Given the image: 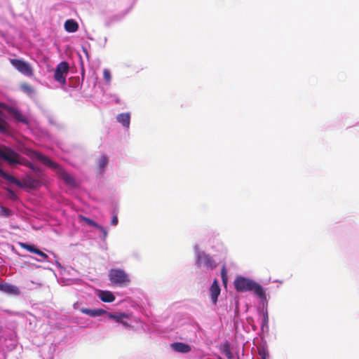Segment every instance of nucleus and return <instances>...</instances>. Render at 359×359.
I'll return each mask as SVG.
<instances>
[{"mask_svg":"<svg viewBox=\"0 0 359 359\" xmlns=\"http://www.w3.org/2000/svg\"><path fill=\"white\" fill-rule=\"evenodd\" d=\"M29 156L31 158L37 159L44 165L55 170L58 177L64 180L67 184L71 186L75 185L74 177L68 172H67L64 169H62L59 164L51 161L48 156L34 150L29 151Z\"/></svg>","mask_w":359,"mask_h":359,"instance_id":"nucleus-1","label":"nucleus"},{"mask_svg":"<svg viewBox=\"0 0 359 359\" xmlns=\"http://www.w3.org/2000/svg\"><path fill=\"white\" fill-rule=\"evenodd\" d=\"M234 286L236 291L239 292L252 291L260 299L266 298L263 287L259 283L249 278L242 276L237 277L234 280Z\"/></svg>","mask_w":359,"mask_h":359,"instance_id":"nucleus-2","label":"nucleus"},{"mask_svg":"<svg viewBox=\"0 0 359 359\" xmlns=\"http://www.w3.org/2000/svg\"><path fill=\"white\" fill-rule=\"evenodd\" d=\"M109 278L112 284L118 286H126L130 280L128 275L122 269H112L109 271Z\"/></svg>","mask_w":359,"mask_h":359,"instance_id":"nucleus-3","label":"nucleus"},{"mask_svg":"<svg viewBox=\"0 0 359 359\" xmlns=\"http://www.w3.org/2000/svg\"><path fill=\"white\" fill-rule=\"evenodd\" d=\"M0 158L7 161L10 165L22 164L20 156L13 149L6 146L0 147Z\"/></svg>","mask_w":359,"mask_h":359,"instance_id":"nucleus-4","label":"nucleus"},{"mask_svg":"<svg viewBox=\"0 0 359 359\" xmlns=\"http://www.w3.org/2000/svg\"><path fill=\"white\" fill-rule=\"evenodd\" d=\"M69 64L67 62H60L55 70L54 79L62 85L66 83V76L69 72Z\"/></svg>","mask_w":359,"mask_h":359,"instance_id":"nucleus-5","label":"nucleus"},{"mask_svg":"<svg viewBox=\"0 0 359 359\" xmlns=\"http://www.w3.org/2000/svg\"><path fill=\"white\" fill-rule=\"evenodd\" d=\"M11 63L21 74L27 76L33 75V69L28 62L20 59H11Z\"/></svg>","mask_w":359,"mask_h":359,"instance_id":"nucleus-6","label":"nucleus"},{"mask_svg":"<svg viewBox=\"0 0 359 359\" xmlns=\"http://www.w3.org/2000/svg\"><path fill=\"white\" fill-rule=\"evenodd\" d=\"M197 262L200 265L203 264L205 267L210 270L214 269L217 266L213 258L205 252L198 254Z\"/></svg>","mask_w":359,"mask_h":359,"instance_id":"nucleus-7","label":"nucleus"},{"mask_svg":"<svg viewBox=\"0 0 359 359\" xmlns=\"http://www.w3.org/2000/svg\"><path fill=\"white\" fill-rule=\"evenodd\" d=\"M0 291L8 294L18 295L20 294V290L17 286L7 283H0Z\"/></svg>","mask_w":359,"mask_h":359,"instance_id":"nucleus-8","label":"nucleus"},{"mask_svg":"<svg viewBox=\"0 0 359 359\" xmlns=\"http://www.w3.org/2000/svg\"><path fill=\"white\" fill-rule=\"evenodd\" d=\"M220 292H221V289L219 285L218 281L215 279L212 282V285L210 288L211 299L214 304H217L218 297L220 294Z\"/></svg>","mask_w":359,"mask_h":359,"instance_id":"nucleus-9","label":"nucleus"},{"mask_svg":"<svg viewBox=\"0 0 359 359\" xmlns=\"http://www.w3.org/2000/svg\"><path fill=\"white\" fill-rule=\"evenodd\" d=\"M6 110L18 121L25 123H27L26 118L21 114V112L18 109L13 107H7Z\"/></svg>","mask_w":359,"mask_h":359,"instance_id":"nucleus-10","label":"nucleus"},{"mask_svg":"<svg viewBox=\"0 0 359 359\" xmlns=\"http://www.w3.org/2000/svg\"><path fill=\"white\" fill-rule=\"evenodd\" d=\"M172 348L179 353H187L191 351V346L182 342H175L171 344Z\"/></svg>","mask_w":359,"mask_h":359,"instance_id":"nucleus-11","label":"nucleus"},{"mask_svg":"<svg viewBox=\"0 0 359 359\" xmlns=\"http://www.w3.org/2000/svg\"><path fill=\"white\" fill-rule=\"evenodd\" d=\"M0 176L6 180L8 181L10 183L14 184L16 186L22 188V183L20 180L16 179L13 175L6 173L1 168H0Z\"/></svg>","mask_w":359,"mask_h":359,"instance_id":"nucleus-12","label":"nucleus"},{"mask_svg":"<svg viewBox=\"0 0 359 359\" xmlns=\"http://www.w3.org/2000/svg\"><path fill=\"white\" fill-rule=\"evenodd\" d=\"M64 27L65 30L69 33L75 32L79 29V25L77 22L73 19L66 20Z\"/></svg>","mask_w":359,"mask_h":359,"instance_id":"nucleus-13","label":"nucleus"},{"mask_svg":"<svg viewBox=\"0 0 359 359\" xmlns=\"http://www.w3.org/2000/svg\"><path fill=\"white\" fill-rule=\"evenodd\" d=\"M98 297L103 302L109 303L115 299L114 295L110 291H100Z\"/></svg>","mask_w":359,"mask_h":359,"instance_id":"nucleus-14","label":"nucleus"},{"mask_svg":"<svg viewBox=\"0 0 359 359\" xmlns=\"http://www.w3.org/2000/svg\"><path fill=\"white\" fill-rule=\"evenodd\" d=\"M81 312L91 317L100 316L104 313H107L106 311L103 309L93 310L87 308L81 309Z\"/></svg>","mask_w":359,"mask_h":359,"instance_id":"nucleus-15","label":"nucleus"},{"mask_svg":"<svg viewBox=\"0 0 359 359\" xmlns=\"http://www.w3.org/2000/svg\"><path fill=\"white\" fill-rule=\"evenodd\" d=\"M22 183V188L29 187L31 189H35L40 185V182L39 180L32 179L31 177H28L27 179L25 180Z\"/></svg>","mask_w":359,"mask_h":359,"instance_id":"nucleus-16","label":"nucleus"},{"mask_svg":"<svg viewBox=\"0 0 359 359\" xmlns=\"http://www.w3.org/2000/svg\"><path fill=\"white\" fill-rule=\"evenodd\" d=\"M130 116L128 113H123L117 116V121L126 128L130 126Z\"/></svg>","mask_w":359,"mask_h":359,"instance_id":"nucleus-17","label":"nucleus"},{"mask_svg":"<svg viewBox=\"0 0 359 359\" xmlns=\"http://www.w3.org/2000/svg\"><path fill=\"white\" fill-rule=\"evenodd\" d=\"M109 163V158L105 155L102 156L97 163V170L100 172H103Z\"/></svg>","mask_w":359,"mask_h":359,"instance_id":"nucleus-18","label":"nucleus"},{"mask_svg":"<svg viewBox=\"0 0 359 359\" xmlns=\"http://www.w3.org/2000/svg\"><path fill=\"white\" fill-rule=\"evenodd\" d=\"M107 316H108L109 318H110V319H114L116 322L121 323L126 326L128 325V324L126 322L121 321V319L126 316V314H124V313L113 314V313H107Z\"/></svg>","mask_w":359,"mask_h":359,"instance_id":"nucleus-19","label":"nucleus"},{"mask_svg":"<svg viewBox=\"0 0 359 359\" xmlns=\"http://www.w3.org/2000/svg\"><path fill=\"white\" fill-rule=\"evenodd\" d=\"M3 113L0 111V133H5L8 130V123L2 118Z\"/></svg>","mask_w":359,"mask_h":359,"instance_id":"nucleus-20","label":"nucleus"},{"mask_svg":"<svg viewBox=\"0 0 359 359\" xmlns=\"http://www.w3.org/2000/svg\"><path fill=\"white\" fill-rule=\"evenodd\" d=\"M20 88L23 92L28 95H32L34 93L33 88L27 83H22Z\"/></svg>","mask_w":359,"mask_h":359,"instance_id":"nucleus-21","label":"nucleus"},{"mask_svg":"<svg viewBox=\"0 0 359 359\" xmlns=\"http://www.w3.org/2000/svg\"><path fill=\"white\" fill-rule=\"evenodd\" d=\"M0 209H1V215L4 216V217H9V216L12 215V213H13L12 210H10L9 208L4 207V206H0Z\"/></svg>","mask_w":359,"mask_h":359,"instance_id":"nucleus-22","label":"nucleus"},{"mask_svg":"<svg viewBox=\"0 0 359 359\" xmlns=\"http://www.w3.org/2000/svg\"><path fill=\"white\" fill-rule=\"evenodd\" d=\"M82 219L89 226H94L95 228L97 229V227L99 226L100 224H98L97 223H96L95 221H93V219H90V218H88V217H81Z\"/></svg>","mask_w":359,"mask_h":359,"instance_id":"nucleus-23","label":"nucleus"},{"mask_svg":"<svg viewBox=\"0 0 359 359\" xmlns=\"http://www.w3.org/2000/svg\"><path fill=\"white\" fill-rule=\"evenodd\" d=\"M22 248L27 250V251L30 252L36 253L38 248H35L34 245H29L27 243H22L21 244Z\"/></svg>","mask_w":359,"mask_h":359,"instance_id":"nucleus-24","label":"nucleus"},{"mask_svg":"<svg viewBox=\"0 0 359 359\" xmlns=\"http://www.w3.org/2000/svg\"><path fill=\"white\" fill-rule=\"evenodd\" d=\"M224 353L229 359H232L233 357V355L230 349V347L229 344H226L224 346Z\"/></svg>","mask_w":359,"mask_h":359,"instance_id":"nucleus-25","label":"nucleus"},{"mask_svg":"<svg viewBox=\"0 0 359 359\" xmlns=\"http://www.w3.org/2000/svg\"><path fill=\"white\" fill-rule=\"evenodd\" d=\"M103 77H104V79L107 81V82H110L111 81V73H110V71L107 69H104L103 70Z\"/></svg>","mask_w":359,"mask_h":359,"instance_id":"nucleus-26","label":"nucleus"},{"mask_svg":"<svg viewBox=\"0 0 359 359\" xmlns=\"http://www.w3.org/2000/svg\"><path fill=\"white\" fill-rule=\"evenodd\" d=\"M221 276H222L223 283L224 285H226V282H227V272L226 270V267L224 266L222 269Z\"/></svg>","mask_w":359,"mask_h":359,"instance_id":"nucleus-27","label":"nucleus"},{"mask_svg":"<svg viewBox=\"0 0 359 359\" xmlns=\"http://www.w3.org/2000/svg\"><path fill=\"white\" fill-rule=\"evenodd\" d=\"M97 229H99L102 232L103 235V239L105 240L108 235L107 230L101 225H99Z\"/></svg>","mask_w":359,"mask_h":359,"instance_id":"nucleus-28","label":"nucleus"},{"mask_svg":"<svg viewBox=\"0 0 359 359\" xmlns=\"http://www.w3.org/2000/svg\"><path fill=\"white\" fill-rule=\"evenodd\" d=\"M26 165L27 167H29V168H31L33 171H34L35 172L38 173V172H40V169L39 168H37L35 165H34L32 163H28L26 164Z\"/></svg>","mask_w":359,"mask_h":359,"instance_id":"nucleus-29","label":"nucleus"},{"mask_svg":"<svg viewBox=\"0 0 359 359\" xmlns=\"http://www.w3.org/2000/svg\"><path fill=\"white\" fill-rule=\"evenodd\" d=\"M269 322V316H268V313L267 312H264L263 313V323H262V326H264V325H266Z\"/></svg>","mask_w":359,"mask_h":359,"instance_id":"nucleus-30","label":"nucleus"},{"mask_svg":"<svg viewBox=\"0 0 359 359\" xmlns=\"http://www.w3.org/2000/svg\"><path fill=\"white\" fill-rule=\"evenodd\" d=\"M35 254L43 258V259H46L48 257V255L46 253H44L43 252L41 251L39 249H37Z\"/></svg>","mask_w":359,"mask_h":359,"instance_id":"nucleus-31","label":"nucleus"},{"mask_svg":"<svg viewBox=\"0 0 359 359\" xmlns=\"http://www.w3.org/2000/svg\"><path fill=\"white\" fill-rule=\"evenodd\" d=\"M118 222V217L116 215H114L112 216V218H111V225H114V226H116Z\"/></svg>","mask_w":359,"mask_h":359,"instance_id":"nucleus-32","label":"nucleus"},{"mask_svg":"<svg viewBox=\"0 0 359 359\" xmlns=\"http://www.w3.org/2000/svg\"><path fill=\"white\" fill-rule=\"evenodd\" d=\"M7 191L10 194V197L12 198V199H15L17 197H16V195L10 189H7Z\"/></svg>","mask_w":359,"mask_h":359,"instance_id":"nucleus-33","label":"nucleus"},{"mask_svg":"<svg viewBox=\"0 0 359 359\" xmlns=\"http://www.w3.org/2000/svg\"><path fill=\"white\" fill-rule=\"evenodd\" d=\"M262 358L266 359V353L264 352L262 354Z\"/></svg>","mask_w":359,"mask_h":359,"instance_id":"nucleus-34","label":"nucleus"},{"mask_svg":"<svg viewBox=\"0 0 359 359\" xmlns=\"http://www.w3.org/2000/svg\"><path fill=\"white\" fill-rule=\"evenodd\" d=\"M218 359H223V358H221V357H219V358H218Z\"/></svg>","mask_w":359,"mask_h":359,"instance_id":"nucleus-35","label":"nucleus"}]
</instances>
